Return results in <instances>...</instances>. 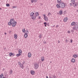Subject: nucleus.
Masks as SVG:
<instances>
[{
	"mask_svg": "<svg viewBox=\"0 0 78 78\" xmlns=\"http://www.w3.org/2000/svg\"><path fill=\"white\" fill-rule=\"evenodd\" d=\"M39 65L37 63H35L34 64V69H36L37 70V69L39 68Z\"/></svg>",
	"mask_w": 78,
	"mask_h": 78,
	"instance_id": "nucleus-6",
	"label": "nucleus"
},
{
	"mask_svg": "<svg viewBox=\"0 0 78 78\" xmlns=\"http://www.w3.org/2000/svg\"><path fill=\"white\" fill-rule=\"evenodd\" d=\"M30 16L31 17V19L33 20H35L36 18L35 17V15H34V12H31L30 14Z\"/></svg>",
	"mask_w": 78,
	"mask_h": 78,
	"instance_id": "nucleus-4",
	"label": "nucleus"
},
{
	"mask_svg": "<svg viewBox=\"0 0 78 78\" xmlns=\"http://www.w3.org/2000/svg\"><path fill=\"white\" fill-rule=\"evenodd\" d=\"M76 23H77V22H73L71 23V26H73V25L75 26V25H76Z\"/></svg>",
	"mask_w": 78,
	"mask_h": 78,
	"instance_id": "nucleus-8",
	"label": "nucleus"
},
{
	"mask_svg": "<svg viewBox=\"0 0 78 78\" xmlns=\"http://www.w3.org/2000/svg\"><path fill=\"white\" fill-rule=\"evenodd\" d=\"M51 77H52L51 76L49 77V78H51Z\"/></svg>",
	"mask_w": 78,
	"mask_h": 78,
	"instance_id": "nucleus-46",
	"label": "nucleus"
},
{
	"mask_svg": "<svg viewBox=\"0 0 78 78\" xmlns=\"http://www.w3.org/2000/svg\"><path fill=\"white\" fill-rule=\"evenodd\" d=\"M20 68H21L22 69L24 68V66H23V64H21L20 65Z\"/></svg>",
	"mask_w": 78,
	"mask_h": 78,
	"instance_id": "nucleus-11",
	"label": "nucleus"
},
{
	"mask_svg": "<svg viewBox=\"0 0 78 78\" xmlns=\"http://www.w3.org/2000/svg\"><path fill=\"white\" fill-rule=\"evenodd\" d=\"M46 78H48V76H46Z\"/></svg>",
	"mask_w": 78,
	"mask_h": 78,
	"instance_id": "nucleus-48",
	"label": "nucleus"
},
{
	"mask_svg": "<svg viewBox=\"0 0 78 78\" xmlns=\"http://www.w3.org/2000/svg\"><path fill=\"white\" fill-rule=\"evenodd\" d=\"M47 25H48V26H49V23H47Z\"/></svg>",
	"mask_w": 78,
	"mask_h": 78,
	"instance_id": "nucleus-41",
	"label": "nucleus"
},
{
	"mask_svg": "<svg viewBox=\"0 0 78 78\" xmlns=\"http://www.w3.org/2000/svg\"><path fill=\"white\" fill-rule=\"evenodd\" d=\"M71 32H72V33H73V30H71Z\"/></svg>",
	"mask_w": 78,
	"mask_h": 78,
	"instance_id": "nucleus-38",
	"label": "nucleus"
},
{
	"mask_svg": "<svg viewBox=\"0 0 78 78\" xmlns=\"http://www.w3.org/2000/svg\"><path fill=\"white\" fill-rule=\"evenodd\" d=\"M67 17L65 18L63 20L65 22H67Z\"/></svg>",
	"mask_w": 78,
	"mask_h": 78,
	"instance_id": "nucleus-16",
	"label": "nucleus"
},
{
	"mask_svg": "<svg viewBox=\"0 0 78 78\" xmlns=\"http://www.w3.org/2000/svg\"><path fill=\"white\" fill-rule=\"evenodd\" d=\"M71 62H75V59H74V58H72L71 60Z\"/></svg>",
	"mask_w": 78,
	"mask_h": 78,
	"instance_id": "nucleus-20",
	"label": "nucleus"
},
{
	"mask_svg": "<svg viewBox=\"0 0 78 78\" xmlns=\"http://www.w3.org/2000/svg\"><path fill=\"white\" fill-rule=\"evenodd\" d=\"M59 15H62V11L60 10L59 11Z\"/></svg>",
	"mask_w": 78,
	"mask_h": 78,
	"instance_id": "nucleus-17",
	"label": "nucleus"
},
{
	"mask_svg": "<svg viewBox=\"0 0 78 78\" xmlns=\"http://www.w3.org/2000/svg\"><path fill=\"white\" fill-rule=\"evenodd\" d=\"M44 18V19L45 20V21H48V18L47 17H46V16H45V15H44L43 16Z\"/></svg>",
	"mask_w": 78,
	"mask_h": 78,
	"instance_id": "nucleus-9",
	"label": "nucleus"
},
{
	"mask_svg": "<svg viewBox=\"0 0 78 78\" xmlns=\"http://www.w3.org/2000/svg\"><path fill=\"white\" fill-rule=\"evenodd\" d=\"M58 43H59V42H58Z\"/></svg>",
	"mask_w": 78,
	"mask_h": 78,
	"instance_id": "nucleus-49",
	"label": "nucleus"
},
{
	"mask_svg": "<svg viewBox=\"0 0 78 78\" xmlns=\"http://www.w3.org/2000/svg\"><path fill=\"white\" fill-rule=\"evenodd\" d=\"M38 19H41V16H39Z\"/></svg>",
	"mask_w": 78,
	"mask_h": 78,
	"instance_id": "nucleus-40",
	"label": "nucleus"
},
{
	"mask_svg": "<svg viewBox=\"0 0 78 78\" xmlns=\"http://www.w3.org/2000/svg\"><path fill=\"white\" fill-rule=\"evenodd\" d=\"M12 8H17V6H13L12 7Z\"/></svg>",
	"mask_w": 78,
	"mask_h": 78,
	"instance_id": "nucleus-31",
	"label": "nucleus"
},
{
	"mask_svg": "<svg viewBox=\"0 0 78 78\" xmlns=\"http://www.w3.org/2000/svg\"><path fill=\"white\" fill-rule=\"evenodd\" d=\"M73 58H76V57H78V55L76 54L73 55Z\"/></svg>",
	"mask_w": 78,
	"mask_h": 78,
	"instance_id": "nucleus-18",
	"label": "nucleus"
},
{
	"mask_svg": "<svg viewBox=\"0 0 78 78\" xmlns=\"http://www.w3.org/2000/svg\"><path fill=\"white\" fill-rule=\"evenodd\" d=\"M25 31H26V32H27V33H29V32H28V30H25Z\"/></svg>",
	"mask_w": 78,
	"mask_h": 78,
	"instance_id": "nucleus-35",
	"label": "nucleus"
},
{
	"mask_svg": "<svg viewBox=\"0 0 78 78\" xmlns=\"http://www.w3.org/2000/svg\"><path fill=\"white\" fill-rule=\"evenodd\" d=\"M76 12H78V9H77Z\"/></svg>",
	"mask_w": 78,
	"mask_h": 78,
	"instance_id": "nucleus-44",
	"label": "nucleus"
},
{
	"mask_svg": "<svg viewBox=\"0 0 78 78\" xmlns=\"http://www.w3.org/2000/svg\"><path fill=\"white\" fill-rule=\"evenodd\" d=\"M18 52L19 53H22V50L19 49L18 50Z\"/></svg>",
	"mask_w": 78,
	"mask_h": 78,
	"instance_id": "nucleus-23",
	"label": "nucleus"
},
{
	"mask_svg": "<svg viewBox=\"0 0 78 78\" xmlns=\"http://www.w3.org/2000/svg\"><path fill=\"white\" fill-rule=\"evenodd\" d=\"M16 24L17 22L14 21L13 19H11L10 20V22L8 23V25H9V26H11L12 25V27H15V26H16Z\"/></svg>",
	"mask_w": 78,
	"mask_h": 78,
	"instance_id": "nucleus-1",
	"label": "nucleus"
},
{
	"mask_svg": "<svg viewBox=\"0 0 78 78\" xmlns=\"http://www.w3.org/2000/svg\"><path fill=\"white\" fill-rule=\"evenodd\" d=\"M41 60L42 62H43V61H44V57L42 56L41 57Z\"/></svg>",
	"mask_w": 78,
	"mask_h": 78,
	"instance_id": "nucleus-21",
	"label": "nucleus"
},
{
	"mask_svg": "<svg viewBox=\"0 0 78 78\" xmlns=\"http://www.w3.org/2000/svg\"><path fill=\"white\" fill-rule=\"evenodd\" d=\"M66 3L62 2L58 7L57 8H62L64 9L66 8Z\"/></svg>",
	"mask_w": 78,
	"mask_h": 78,
	"instance_id": "nucleus-3",
	"label": "nucleus"
},
{
	"mask_svg": "<svg viewBox=\"0 0 78 78\" xmlns=\"http://www.w3.org/2000/svg\"><path fill=\"white\" fill-rule=\"evenodd\" d=\"M14 38L16 39L17 38V34H14Z\"/></svg>",
	"mask_w": 78,
	"mask_h": 78,
	"instance_id": "nucleus-19",
	"label": "nucleus"
},
{
	"mask_svg": "<svg viewBox=\"0 0 78 78\" xmlns=\"http://www.w3.org/2000/svg\"><path fill=\"white\" fill-rule=\"evenodd\" d=\"M4 70H5V69H4Z\"/></svg>",
	"mask_w": 78,
	"mask_h": 78,
	"instance_id": "nucleus-51",
	"label": "nucleus"
},
{
	"mask_svg": "<svg viewBox=\"0 0 78 78\" xmlns=\"http://www.w3.org/2000/svg\"><path fill=\"white\" fill-rule=\"evenodd\" d=\"M58 27H59V25H57L56 26V28H58Z\"/></svg>",
	"mask_w": 78,
	"mask_h": 78,
	"instance_id": "nucleus-37",
	"label": "nucleus"
},
{
	"mask_svg": "<svg viewBox=\"0 0 78 78\" xmlns=\"http://www.w3.org/2000/svg\"><path fill=\"white\" fill-rule=\"evenodd\" d=\"M57 4L56 5L57 7H58V6L61 4L62 2H61V0H57Z\"/></svg>",
	"mask_w": 78,
	"mask_h": 78,
	"instance_id": "nucleus-5",
	"label": "nucleus"
},
{
	"mask_svg": "<svg viewBox=\"0 0 78 78\" xmlns=\"http://www.w3.org/2000/svg\"><path fill=\"white\" fill-rule=\"evenodd\" d=\"M42 36V34H40L39 36V38L40 39H41V38H42V37L41 36Z\"/></svg>",
	"mask_w": 78,
	"mask_h": 78,
	"instance_id": "nucleus-25",
	"label": "nucleus"
},
{
	"mask_svg": "<svg viewBox=\"0 0 78 78\" xmlns=\"http://www.w3.org/2000/svg\"><path fill=\"white\" fill-rule=\"evenodd\" d=\"M4 70H5V69H4Z\"/></svg>",
	"mask_w": 78,
	"mask_h": 78,
	"instance_id": "nucleus-50",
	"label": "nucleus"
},
{
	"mask_svg": "<svg viewBox=\"0 0 78 78\" xmlns=\"http://www.w3.org/2000/svg\"><path fill=\"white\" fill-rule=\"evenodd\" d=\"M34 2H37V0H34Z\"/></svg>",
	"mask_w": 78,
	"mask_h": 78,
	"instance_id": "nucleus-36",
	"label": "nucleus"
},
{
	"mask_svg": "<svg viewBox=\"0 0 78 78\" xmlns=\"http://www.w3.org/2000/svg\"><path fill=\"white\" fill-rule=\"evenodd\" d=\"M18 65L19 66H20V64H21L20 63V62H18Z\"/></svg>",
	"mask_w": 78,
	"mask_h": 78,
	"instance_id": "nucleus-34",
	"label": "nucleus"
},
{
	"mask_svg": "<svg viewBox=\"0 0 78 78\" xmlns=\"http://www.w3.org/2000/svg\"><path fill=\"white\" fill-rule=\"evenodd\" d=\"M22 31L23 33H25V28H24L23 29H22Z\"/></svg>",
	"mask_w": 78,
	"mask_h": 78,
	"instance_id": "nucleus-28",
	"label": "nucleus"
},
{
	"mask_svg": "<svg viewBox=\"0 0 78 78\" xmlns=\"http://www.w3.org/2000/svg\"><path fill=\"white\" fill-rule=\"evenodd\" d=\"M71 3L70 4V6H72L73 5V6L74 8H75L76 6H78V3L75 2V0H71Z\"/></svg>",
	"mask_w": 78,
	"mask_h": 78,
	"instance_id": "nucleus-2",
	"label": "nucleus"
},
{
	"mask_svg": "<svg viewBox=\"0 0 78 78\" xmlns=\"http://www.w3.org/2000/svg\"><path fill=\"white\" fill-rule=\"evenodd\" d=\"M70 31H68V33L69 34H70Z\"/></svg>",
	"mask_w": 78,
	"mask_h": 78,
	"instance_id": "nucleus-43",
	"label": "nucleus"
},
{
	"mask_svg": "<svg viewBox=\"0 0 78 78\" xmlns=\"http://www.w3.org/2000/svg\"><path fill=\"white\" fill-rule=\"evenodd\" d=\"M31 56V53H29L28 54V57L30 58Z\"/></svg>",
	"mask_w": 78,
	"mask_h": 78,
	"instance_id": "nucleus-15",
	"label": "nucleus"
},
{
	"mask_svg": "<svg viewBox=\"0 0 78 78\" xmlns=\"http://www.w3.org/2000/svg\"><path fill=\"white\" fill-rule=\"evenodd\" d=\"M52 78H56V76L55 75H53L52 76Z\"/></svg>",
	"mask_w": 78,
	"mask_h": 78,
	"instance_id": "nucleus-24",
	"label": "nucleus"
},
{
	"mask_svg": "<svg viewBox=\"0 0 78 78\" xmlns=\"http://www.w3.org/2000/svg\"><path fill=\"white\" fill-rule=\"evenodd\" d=\"M43 43L44 44H46V43H47V42H46V41H44V42H43Z\"/></svg>",
	"mask_w": 78,
	"mask_h": 78,
	"instance_id": "nucleus-33",
	"label": "nucleus"
},
{
	"mask_svg": "<svg viewBox=\"0 0 78 78\" xmlns=\"http://www.w3.org/2000/svg\"><path fill=\"white\" fill-rule=\"evenodd\" d=\"M27 34H28V33H25V34L24 35V37H25V38H27V37H28V35Z\"/></svg>",
	"mask_w": 78,
	"mask_h": 78,
	"instance_id": "nucleus-13",
	"label": "nucleus"
},
{
	"mask_svg": "<svg viewBox=\"0 0 78 78\" xmlns=\"http://www.w3.org/2000/svg\"><path fill=\"white\" fill-rule=\"evenodd\" d=\"M44 27H47V23L44 22Z\"/></svg>",
	"mask_w": 78,
	"mask_h": 78,
	"instance_id": "nucleus-26",
	"label": "nucleus"
},
{
	"mask_svg": "<svg viewBox=\"0 0 78 78\" xmlns=\"http://www.w3.org/2000/svg\"><path fill=\"white\" fill-rule=\"evenodd\" d=\"M9 33H11V31L10 30H9Z\"/></svg>",
	"mask_w": 78,
	"mask_h": 78,
	"instance_id": "nucleus-42",
	"label": "nucleus"
},
{
	"mask_svg": "<svg viewBox=\"0 0 78 78\" xmlns=\"http://www.w3.org/2000/svg\"><path fill=\"white\" fill-rule=\"evenodd\" d=\"M6 6H7V7H9V4H8V3H7L6 4Z\"/></svg>",
	"mask_w": 78,
	"mask_h": 78,
	"instance_id": "nucleus-27",
	"label": "nucleus"
},
{
	"mask_svg": "<svg viewBox=\"0 0 78 78\" xmlns=\"http://www.w3.org/2000/svg\"><path fill=\"white\" fill-rule=\"evenodd\" d=\"M30 73L31 74V75H33L34 74V73H35V72L33 70L30 71Z\"/></svg>",
	"mask_w": 78,
	"mask_h": 78,
	"instance_id": "nucleus-12",
	"label": "nucleus"
},
{
	"mask_svg": "<svg viewBox=\"0 0 78 78\" xmlns=\"http://www.w3.org/2000/svg\"><path fill=\"white\" fill-rule=\"evenodd\" d=\"M35 19H36V17H37V16H39V12H35Z\"/></svg>",
	"mask_w": 78,
	"mask_h": 78,
	"instance_id": "nucleus-7",
	"label": "nucleus"
},
{
	"mask_svg": "<svg viewBox=\"0 0 78 78\" xmlns=\"http://www.w3.org/2000/svg\"><path fill=\"white\" fill-rule=\"evenodd\" d=\"M5 35L6 34V33H5Z\"/></svg>",
	"mask_w": 78,
	"mask_h": 78,
	"instance_id": "nucleus-45",
	"label": "nucleus"
},
{
	"mask_svg": "<svg viewBox=\"0 0 78 78\" xmlns=\"http://www.w3.org/2000/svg\"><path fill=\"white\" fill-rule=\"evenodd\" d=\"M9 56H10V57H12V56H15V54H13L11 52H10L9 54Z\"/></svg>",
	"mask_w": 78,
	"mask_h": 78,
	"instance_id": "nucleus-10",
	"label": "nucleus"
},
{
	"mask_svg": "<svg viewBox=\"0 0 78 78\" xmlns=\"http://www.w3.org/2000/svg\"><path fill=\"white\" fill-rule=\"evenodd\" d=\"M50 15H51V13L49 12L48 13V16H49Z\"/></svg>",
	"mask_w": 78,
	"mask_h": 78,
	"instance_id": "nucleus-29",
	"label": "nucleus"
},
{
	"mask_svg": "<svg viewBox=\"0 0 78 78\" xmlns=\"http://www.w3.org/2000/svg\"><path fill=\"white\" fill-rule=\"evenodd\" d=\"M9 72L10 74H12L13 71L12 69H10Z\"/></svg>",
	"mask_w": 78,
	"mask_h": 78,
	"instance_id": "nucleus-14",
	"label": "nucleus"
},
{
	"mask_svg": "<svg viewBox=\"0 0 78 78\" xmlns=\"http://www.w3.org/2000/svg\"><path fill=\"white\" fill-rule=\"evenodd\" d=\"M1 9H2L0 8V10H1Z\"/></svg>",
	"mask_w": 78,
	"mask_h": 78,
	"instance_id": "nucleus-47",
	"label": "nucleus"
},
{
	"mask_svg": "<svg viewBox=\"0 0 78 78\" xmlns=\"http://www.w3.org/2000/svg\"><path fill=\"white\" fill-rule=\"evenodd\" d=\"M20 55H21V54H20V53H19V54H17L16 55V56H17V57H18V56H20Z\"/></svg>",
	"mask_w": 78,
	"mask_h": 78,
	"instance_id": "nucleus-22",
	"label": "nucleus"
},
{
	"mask_svg": "<svg viewBox=\"0 0 78 78\" xmlns=\"http://www.w3.org/2000/svg\"><path fill=\"white\" fill-rule=\"evenodd\" d=\"M3 74H1L0 76V78H1V77H2V76H3Z\"/></svg>",
	"mask_w": 78,
	"mask_h": 78,
	"instance_id": "nucleus-30",
	"label": "nucleus"
},
{
	"mask_svg": "<svg viewBox=\"0 0 78 78\" xmlns=\"http://www.w3.org/2000/svg\"><path fill=\"white\" fill-rule=\"evenodd\" d=\"M34 0H31V3H34Z\"/></svg>",
	"mask_w": 78,
	"mask_h": 78,
	"instance_id": "nucleus-32",
	"label": "nucleus"
},
{
	"mask_svg": "<svg viewBox=\"0 0 78 78\" xmlns=\"http://www.w3.org/2000/svg\"><path fill=\"white\" fill-rule=\"evenodd\" d=\"M70 42H71V43H72V40H70Z\"/></svg>",
	"mask_w": 78,
	"mask_h": 78,
	"instance_id": "nucleus-39",
	"label": "nucleus"
}]
</instances>
